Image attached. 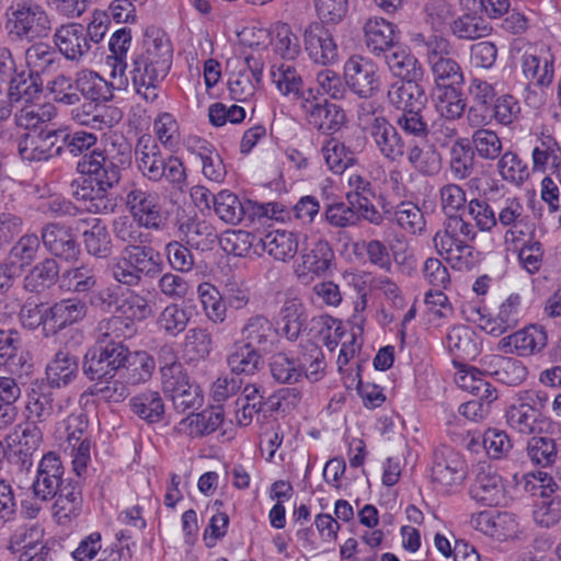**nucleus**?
I'll use <instances>...</instances> for the list:
<instances>
[{
  "label": "nucleus",
  "instance_id": "58",
  "mask_svg": "<svg viewBox=\"0 0 561 561\" xmlns=\"http://www.w3.org/2000/svg\"><path fill=\"white\" fill-rule=\"evenodd\" d=\"M222 420L224 414L221 410L211 409L188 415L181 422V426L190 436H205L214 433L222 423Z\"/></svg>",
  "mask_w": 561,
  "mask_h": 561
},
{
  "label": "nucleus",
  "instance_id": "56",
  "mask_svg": "<svg viewBox=\"0 0 561 561\" xmlns=\"http://www.w3.org/2000/svg\"><path fill=\"white\" fill-rule=\"evenodd\" d=\"M126 369V380L130 385H140L147 382L156 368L153 357L145 351L130 353L127 351L126 364L123 366Z\"/></svg>",
  "mask_w": 561,
  "mask_h": 561
},
{
  "label": "nucleus",
  "instance_id": "19",
  "mask_svg": "<svg viewBox=\"0 0 561 561\" xmlns=\"http://www.w3.org/2000/svg\"><path fill=\"white\" fill-rule=\"evenodd\" d=\"M271 78L277 91L294 101L298 107L302 98H307L309 92H316L312 88L306 87L301 72L291 61L274 64L271 68Z\"/></svg>",
  "mask_w": 561,
  "mask_h": 561
},
{
  "label": "nucleus",
  "instance_id": "38",
  "mask_svg": "<svg viewBox=\"0 0 561 561\" xmlns=\"http://www.w3.org/2000/svg\"><path fill=\"white\" fill-rule=\"evenodd\" d=\"M271 46L274 55L280 58L282 62H289L297 59L301 54L299 36L293 27L284 22H276L270 32Z\"/></svg>",
  "mask_w": 561,
  "mask_h": 561
},
{
  "label": "nucleus",
  "instance_id": "63",
  "mask_svg": "<svg viewBox=\"0 0 561 561\" xmlns=\"http://www.w3.org/2000/svg\"><path fill=\"white\" fill-rule=\"evenodd\" d=\"M26 410L38 422L46 421L54 411L51 392L43 382L32 383L27 392Z\"/></svg>",
  "mask_w": 561,
  "mask_h": 561
},
{
  "label": "nucleus",
  "instance_id": "9",
  "mask_svg": "<svg viewBox=\"0 0 561 561\" xmlns=\"http://www.w3.org/2000/svg\"><path fill=\"white\" fill-rule=\"evenodd\" d=\"M344 79L350 90L363 99H369L380 90L378 66L370 59L355 55L344 65Z\"/></svg>",
  "mask_w": 561,
  "mask_h": 561
},
{
  "label": "nucleus",
  "instance_id": "5",
  "mask_svg": "<svg viewBox=\"0 0 561 561\" xmlns=\"http://www.w3.org/2000/svg\"><path fill=\"white\" fill-rule=\"evenodd\" d=\"M467 477L463 456L447 445L435 448L432 458L431 480L439 492L451 493L461 486Z\"/></svg>",
  "mask_w": 561,
  "mask_h": 561
},
{
  "label": "nucleus",
  "instance_id": "31",
  "mask_svg": "<svg viewBox=\"0 0 561 561\" xmlns=\"http://www.w3.org/2000/svg\"><path fill=\"white\" fill-rule=\"evenodd\" d=\"M261 255L267 253L276 261L288 262L298 252V236L293 231L272 230L261 236Z\"/></svg>",
  "mask_w": 561,
  "mask_h": 561
},
{
  "label": "nucleus",
  "instance_id": "30",
  "mask_svg": "<svg viewBox=\"0 0 561 561\" xmlns=\"http://www.w3.org/2000/svg\"><path fill=\"white\" fill-rule=\"evenodd\" d=\"M87 311V304L77 297L61 299L48 308V332L54 334L81 321Z\"/></svg>",
  "mask_w": 561,
  "mask_h": 561
},
{
  "label": "nucleus",
  "instance_id": "34",
  "mask_svg": "<svg viewBox=\"0 0 561 561\" xmlns=\"http://www.w3.org/2000/svg\"><path fill=\"white\" fill-rule=\"evenodd\" d=\"M54 516L64 524L78 517L82 511V492L78 480H67L55 496Z\"/></svg>",
  "mask_w": 561,
  "mask_h": 561
},
{
  "label": "nucleus",
  "instance_id": "4",
  "mask_svg": "<svg viewBox=\"0 0 561 561\" xmlns=\"http://www.w3.org/2000/svg\"><path fill=\"white\" fill-rule=\"evenodd\" d=\"M130 162V148L128 145L121 146L116 157L94 149L89 154H83L77 164L82 175L93 178L106 186H115L121 181L122 169Z\"/></svg>",
  "mask_w": 561,
  "mask_h": 561
},
{
  "label": "nucleus",
  "instance_id": "35",
  "mask_svg": "<svg viewBox=\"0 0 561 561\" xmlns=\"http://www.w3.org/2000/svg\"><path fill=\"white\" fill-rule=\"evenodd\" d=\"M78 370V357L66 348L59 350L46 366L47 381L54 388L66 387L75 380Z\"/></svg>",
  "mask_w": 561,
  "mask_h": 561
},
{
  "label": "nucleus",
  "instance_id": "10",
  "mask_svg": "<svg viewBox=\"0 0 561 561\" xmlns=\"http://www.w3.org/2000/svg\"><path fill=\"white\" fill-rule=\"evenodd\" d=\"M522 317V298L518 294H511L500 306L496 317H489L478 308L471 309V314L467 317L472 322H478L479 327L486 333L499 336L507 330L515 328Z\"/></svg>",
  "mask_w": 561,
  "mask_h": 561
},
{
  "label": "nucleus",
  "instance_id": "43",
  "mask_svg": "<svg viewBox=\"0 0 561 561\" xmlns=\"http://www.w3.org/2000/svg\"><path fill=\"white\" fill-rule=\"evenodd\" d=\"M386 64L393 76L401 81L422 80L424 70L419 60L404 49L391 50L385 55Z\"/></svg>",
  "mask_w": 561,
  "mask_h": 561
},
{
  "label": "nucleus",
  "instance_id": "61",
  "mask_svg": "<svg viewBox=\"0 0 561 561\" xmlns=\"http://www.w3.org/2000/svg\"><path fill=\"white\" fill-rule=\"evenodd\" d=\"M214 211L220 220L229 225H238L245 215L241 199L228 190L216 194Z\"/></svg>",
  "mask_w": 561,
  "mask_h": 561
},
{
  "label": "nucleus",
  "instance_id": "51",
  "mask_svg": "<svg viewBox=\"0 0 561 561\" xmlns=\"http://www.w3.org/2000/svg\"><path fill=\"white\" fill-rule=\"evenodd\" d=\"M42 439L41 428L34 422L28 421L18 424L7 436L9 445L18 447V451L25 457L38 449Z\"/></svg>",
  "mask_w": 561,
  "mask_h": 561
},
{
  "label": "nucleus",
  "instance_id": "21",
  "mask_svg": "<svg viewBox=\"0 0 561 561\" xmlns=\"http://www.w3.org/2000/svg\"><path fill=\"white\" fill-rule=\"evenodd\" d=\"M42 241L46 250L56 257L70 262L78 259L80 247L70 227L50 222L42 229Z\"/></svg>",
  "mask_w": 561,
  "mask_h": 561
},
{
  "label": "nucleus",
  "instance_id": "8",
  "mask_svg": "<svg viewBox=\"0 0 561 561\" xmlns=\"http://www.w3.org/2000/svg\"><path fill=\"white\" fill-rule=\"evenodd\" d=\"M128 213L148 231H162L167 226L160 198L157 193L134 186L126 193Z\"/></svg>",
  "mask_w": 561,
  "mask_h": 561
},
{
  "label": "nucleus",
  "instance_id": "18",
  "mask_svg": "<svg viewBox=\"0 0 561 561\" xmlns=\"http://www.w3.org/2000/svg\"><path fill=\"white\" fill-rule=\"evenodd\" d=\"M54 44L58 51L70 61H82L91 51L85 38V26L77 22L57 27L54 34Z\"/></svg>",
  "mask_w": 561,
  "mask_h": 561
},
{
  "label": "nucleus",
  "instance_id": "53",
  "mask_svg": "<svg viewBox=\"0 0 561 561\" xmlns=\"http://www.w3.org/2000/svg\"><path fill=\"white\" fill-rule=\"evenodd\" d=\"M59 266L56 260L45 259L36 264L24 278V288L31 293H42L58 279Z\"/></svg>",
  "mask_w": 561,
  "mask_h": 561
},
{
  "label": "nucleus",
  "instance_id": "40",
  "mask_svg": "<svg viewBox=\"0 0 561 561\" xmlns=\"http://www.w3.org/2000/svg\"><path fill=\"white\" fill-rule=\"evenodd\" d=\"M57 115L56 106L50 102L43 104L25 103V105L14 114L16 126L38 131L43 126L49 123Z\"/></svg>",
  "mask_w": 561,
  "mask_h": 561
},
{
  "label": "nucleus",
  "instance_id": "1",
  "mask_svg": "<svg viewBox=\"0 0 561 561\" xmlns=\"http://www.w3.org/2000/svg\"><path fill=\"white\" fill-rule=\"evenodd\" d=\"M477 237V230L471 222L461 216H448L442 229L436 231L433 243L436 252L443 256L453 268L469 271L474 265L473 247L469 241Z\"/></svg>",
  "mask_w": 561,
  "mask_h": 561
},
{
  "label": "nucleus",
  "instance_id": "52",
  "mask_svg": "<svg viewBox=\"0 0 561 561\" xmlns=\"http://www.w3.org/2000/svg\"><path fill=\"white\" fill-rule=\"evenodd\" d=\"M448 350L458 358L472 359L479 354L474 332L466 325H457L446 336Z\"/></svg>",
  "mask_w": 561,
  "mask_h": 561
},
{
  "label": "nucleus",
  "instance_id": "14",
  "mask_svg": "<svg viewBox=\"0 0 561 561\" xmlns=\"http://www.w3.org/2000/svg\"><path fill=\"white\" fill-rule=\"evenodd\" d=\"M57 129H41L38 131L25 133L18 144L21 158L28 162L47 161L59 156L62 146L58 144Z\"/></svg>",
  "mask_w": 561,
  "mask_h": 561
},
{
  "label": "nucleus",
  "instance_id": "50",
  "mask_svg": "<svg viewBox=\"0 0 561 561\" xmlns=\"http://www.w3.org/2000/svg\"><path fill=\"white\" fill-rule=\"evenodd\" d=\"M321 152L328 168L336 174L343 173L357 162L356 153L336 138L327 140Z\"/></svg>",
  "mask_w": 561,
  "mask_h": 561
},
{
  "label": "nucleus",
  "instance_id": "13",
  "mask_svg": "<svg viewBox=\"0 0 561 561\" xmlns=\"http://www.w3.org/2000/svg\"><path fill=\"white\" fill-rule=\"evenodd\" d=\"M327 24L317 21L308 23L302 32L305 50L311 60L320 65L337 60L339 49Z\"/></svg>",
  "mask_w": 561,
  "mask_h": 561
},
{
  "label": "nucleus",
  "instance_id": "36",
  "mask_svg": "<svg viewBox=\"0 0 561 561\" xmlns=\"http://www.w3.org/2000/svg\"><path fill=\"white\" fill-rule=\"evenodd\" d=\"M405 157L419 173L427 176L437 174L442 168L440 153L433 144L425 141L409 142Z\"/></svg>",
  "mask_w": 561,
  "mask_h": 561
},
{
  "label": "nucleus",
  "instance_id": "26",
  "mask_svg": "<svg viewBox=\"0 0 561 561\" xmlns=\"http://www.w3.org/2000/svg\"><path fill=\"white\" fill-rule=\"evenodd\" d=\"M333 260L334 252L330 243L324 239H319L301 252L296 274L299 278H306L309 275H324Z\"/></svg>",
  "mask_w": 561,
  "mask_h": 561
},
{
  "label": "nucleus",
  "instance_id": "48",
  "mask_svg": "<svg viewBox=\"0 0 561 561\" xmlns=\"http://www.w3.org/2000/svg\"><path fill=\"white\" fill-rule=\"evenodd\" d=\"M25 61L31 72L39 76L50 72L59 67L58 53L45 43H36L25 51Z\"/></svg>",
  "mask_w": 561,
  "mask_h": 561
},
{
  "label": "nucleus",
  "instance_id": "7",
  "mask_svg": "<svg viewBox=\"0 0 561 561\" xmlns=\"http://www.w3.org/2000/svg\"><path fill=\"white\" fill-rule=\"evenodd\" d=\"M128 348L123 343L96 345L89 350L83 359V374L90 380L113 378L126 364Z\"/></svg>",
  "mask_w": 561,
  "mask_h": 561
},
{
  "label": "nucleus",
  "instance_id": "64",
  "mask_svg": "<svg viewBox=\"0 0 561 561\" xmlns=\"http://www.w3.org/2000/svg\"><path fill=\"white\" fill-rule=\"evenodd\" d=\"M77 93L91 101H106L111 95L107 82L96 72L81 70L75 79Z\"/></svg>",
  "mask_w": 561,
  "mask_h": 561
},
{
  "label": "nucleus",
  "instance_id": "44",
  "mask_svg": "<svg viewBox=\"0 0 561 561\" xmlns=\"http://www.w3.org/2000/svg\"><path fill=\"white\" fill-rule=\"evenodd\" d=\"M145 230L130 214L117 216L112 222L115 239L125 243V247L150 243L151 234Z\"/></svg>",
  "mask_w": 561,
  "mask_h": 561
},
{
  "label": "nucleus",
  "instance_id": "3",
  "mask_svg": "<svg viewBox=\"0 0 561 561\" xmlns=\"http://www.w3.org/2000/svg\"><path fill=\"white\" fill-rule=\"evenodd\" d=\"M7 28L16 39L32 42L47 36L50 20L39 3L33 0H20L9 9Z\"/></svg>",
  "mask_w": 561,
  "mask_h": 561
},
{
  "label": "nucleus",
  "instance_id": "32",
  "mask_svg": "<svg viewBox=\"0 0 561 561\" xmlns=\"http://www.w3.org/2000/svg\"><path fill=\"white\" fill-rule=\"evenodd\" d=\"M554 60L550 47L541 45L536 54L525 53L522 58L523 72L541 87L549 85L554 77Z\"/></svg>",
  "mask_w": 561,
  "mask_h": 561
},
{
  "label": "nucleus",
  "instance_id": "42",
  "mask_svg": "<svg viewBox=\"0 0 561 561\" xmlns=\"http://www.w3.org/2000/svg\"><path fill=\"white\" fill-rule=\"evenodd\" d=\"M533 170L545 172L561 165V146L551 135L541 134L531 152Z\"/></svg>",
  "mask_w": 561,
  "mask_h": 561
},
{
  "label": "nucleus",
  "instance_id": "33",
  "mask_svg": "<svg viewBox=\"0 0 561 561\" xmlns=\"http://www.w3.org/2000/svg\"><path fill=\"white\" fill-rule=\"evenodd\" d=\"M477 159L470 140L465 137L455 139L449 147L448 171L455 181L469 179L476 170Z\"/></svg>",
  "mask_w": 561,
  "mask_h": 561
},
{
  "label": "nucleus",
  "instance_id": "41",
  "mask_svg": "<svg viewBox=\"0 0 561 561\" xmlns=\"http://www.w3.org/2000/svg\"><path fill=\"white\" fill-rule=\"evenodd\" d=\"M43 91V81L41 76L33 72L16 73L10 80L8 98L11 103L25 102L33 103L38 99Z\"/></svg>",
  "mask_w": 561,
  "mask_h": 561
},
{
  "label": "nucleus",
  "instance_id": "23",
  "mask_svg": "<svg viewBox=\"0 0 561 561\" xmlns=\"http://www.w3.org/2000/svg\"><path fill=\"white\" fill-rule=\"evenodd\" d=\"M496 219L497 225L507 228L504 233L505 243H514L531 230L528 217L524 215V206L516 197H506L503 201Z\"/></svg>",
  "mask_w": 561,
  "mask_h": 561
},
{
  "label": "nucleus",
  "instance_id": "49",
  "mask_svg": "<svg viewBox=\"0 0 561 561\" xmlns=\"http://www.w3.org/2000/svg\"><path fill=\"white\" fill-rule=\"evenodd\" d=\"M135 327L121 316L102 319L96 327V343L100 345L123 343V340L134 334Z\"/></svg>",
  "mask_w": 561,
  "mask_h": 561
},
{
  "label": "nucleus",
  "instance_id": "60",
  "mask_svg": "<svg viewBox=\"0 0 561 561\" xmlns=\"http://www.w3.org/2000/svg\"><path fill=\"white\" fill-rule=\"evenodd\" d=\"M131 411L148 423H158L164 414L163 401L157 391H145L130 400Z\"/></svg>",
  "mask_w": 561,
  "mask_h": 561
},
{
  "label": "nucleus",
  "instance_id": "2",
  "mask_svg": "<svg viewBox=\"0 0 561 561\" xmlns=\"http://www.w3.org/2000/svg\"><path fill=\"white\" fill-rule=\"evenodd\" d=\"M164 264L159 251L145 244L124 247L111 265V275L117 283L137 287L144 278H157Z\"/></svg>",
  "mask_w": 561,
  "mask_h": 561
},
{
  "label": "nucleus",
  "instance_id": "15",
  "mask_svg": "<svg viewBox=\"0 0 561 561\" xmlns=\"http://www.w3.org/2000/svg\"><path fill=\"white\" fill-rule=\"evenodd\" d=\"M263 62L254 56L244 59L238 71H232L228 78V91L231 99L238 102L249 101L262 81Z\"/></svg>",
  "mask_w": 561,
  "mask_h": 561
},
{
  "label": "nucleus",
  "instance_id": "22",
  "mask_svg": "<svg viewBox=\"0 0 561 561\" xmlns=\"http://www.w3.org/2000/svg\"><path fill=\"white\" fill-rule=\"evenodd\" d=\"M471 497L485 506H499L505 502L502 478L490 466L479 465L473 483L470 486Z\"/></svg>",
  "mask_w": 561,
  "mask_h": 561
},
{
  "label": "nucleus",
  "instance_id": "25",
  "mask_svg": "<svg viewBox=\"0 0 561 561\" xmlns=\"http://www.w3.org/2000/svg\"><path fill=\"white\" fill-rule=\"evenodd\" d=\"M161 385L164 394L172 400L174 409L181 413L197 408L203 402L199 387L190 380L186 371L179 377L168 378Z\"/></svg>",
  "mask_w": 561,
  "mask_h": 561
},
{
  "label": "nucleus",
  "instance_id": "28",
  "mask_svg": "<svg viewBox=\"0 0 561 561\" xmlns=\"http://www.w3.org/2000/svg\"><path fill=\"white\" fill-rule=\"evenodd\" d=\"M363 32L365 45L375 56L388 54L396 44V25L383 18H369Z\"/></svg>",
  "mask_w": 561,
  "mask_h": 561
},
{
  "label": "nucleus",
  "instance_id": "47",
  "mask_svg": "<svg viewBox=\"0 0 561 561\" xmlns=\"http://www.w3.org/2000/svg\"><path fill=\"white\" fill-rule=\"evenodd\" d=\"M437 91L463 83V72L458 61L450 55L428 64Z\"/></svg>",
  "mask_w": 561,
  "mask_h": 561
},
{
  "label": "nucleus",
  "instance_id": "16",
  "mask_svg": "<svg viewBox=\"0 0 561 561\" xmlns=\"http://www.w3.org/2000/svg\"><path fill=\"white\" fill-rule=\"evenodd\" d=\"M134 56L169 72L173 58L172 44L164 31L149 26L144 34L140 49Z\"/></svg>",
  "mask_w": 561,
  "mask_h": 561
},
{
  "label": "nucleus",
  "instance_id": "45",
  "mask_svg": "<svg viewBox=\"0 0 561 561\" xmlns=\"http://www.w3.org/2000/svg\"><path fill=\"white\" fill-rule=\"evenodd\" d=\"M116 311L131 324L150 318L153 313L148 298L134 289H127L116 306Z\"/></svg>",
  "mask_w": 561,
  "mask_h": 561
},
{
  "label": "nucleus",
  "instance_id": "62",
  "mask_svg": "<svg viewBox=\"0 0 561 561\" xmlns=\"http://www.w3.org/2000/svg\"><path fill=\"white\" fill-rule=\"evenodd\" d=\"M471 147L479 158L495 160L501 156L503 144L497 133L490 128H478L472 133Z\"/></svg>",
  "mask_w": 561,
  "mask_h": 561
},
{
  "label": "nucleus",
  "instance_id": "27",
  "mask_svg": "<svg viewBox=\"0 0 561 561\" xmlns=\"http://www.w3.org/2000/svg\"><path fill=\"white\" fill-rule=\"evenodd\" d=\"M415 81H397L393 82L387 92V99L391 106L405 113L408 111L423 110L427 102L425 89Z\"/></svg>",
  "mask_w": 561,
  "mask_h": 561
},
{
  "label": "nucleus",
  "instance_id": "11",
  "mask_svg": "<svg viewBox=\"0 0 561 561\" xmlns=\"http://www.w3.org/2000/svg\"><path fill=\"white\" fill-rule=\"evenodd\" d=\"M367 135L385 160L394 163L402 161L405 157L408 144L398 127L392 125L387 117L374 119Z\"/></svg>",
  "mask_w": 561,
  "mask_h": 561
},
{
  "label": "nucleus",
  "instance_id": "37",
  "mask_svg": "<svg viewBox=\"0 0 561 561\" xmlns=\"http://www.w3.org/2000/svg\"><path fill=\"white\" fill-rule=\"evenodd\" d=\"M164 154L151 136L142 135L138 138L135 146V161L140 173L149 181L152 182L156 173L159 172Z\"/></svg>",
  "mask_w": 561,
  "mask_h": 561
},
{
  "label": "nucleus",
  "instance_id": "59",
  "mask_svg": "<svg viewBox=\"0 0 561 561\" xmlns=\"http://www.w3.org/2000/svg\"><path fill=\"white\" fill-rule=\"evenodd\" d=\"M540 413L531 404L520 402L512 404L506 411L508 426L520 434L530 435L537 428V421Z\"/></svg>",
  "mask_w": 561,
  "mask_h": 561
},
{
  "label": "nucleus",
  "instance_id": "39",
  "mask_svg": "<svg viewBox=\"0 0 561 561\" xmlns=\"http://www.w3.org/2000/svg\"><path fill=\"white\" fill-rule=\"evenodd\" d=\"M226 362L232 374L247 376L256 374L263 365L260 351L243 343L232 345Z\"/></svg>",
  "mask_w": 561,
  "mask_h": 561
},
{
  "label": "nucleus",
  "instance_id": "55",
  "mask_svg": "<svg viewBox=\"0 0 561 561\" xmlns=\"http://www.w3.org/2000/svg\"><path fill=\"white\" fill-rule=\"evenodd\" d=\"M268 366L273 379L279 383L293 385L302 379L299 355L294 358L283 352L275 353L270 358Z\"/></svg>",
  "mask_w": 561,
  "mask_h": 561
},
{
  "label": "nucleus",
  "instance_id": "17",
  "mask_svg": "<svg viewBox=\"0 0 561 561\" xmlns=\"http://www.w3.org/2000/svg\"><path fill=\"white\" fill-rule=\"evenodd\" d=\"M168 73V71L157 68L137 56L133 57L129 70L131 84L136 94L146 102L153 103L157 101L161 83Z\"/></svg>",
  "mask_w": 561,
  "mask_h": 561
},
{
  "label": "nucleus",
  "instance_id": "12",
  "mask_svg": "<svg viewBox=\"0 0 561 561\" xmlns=\"http://www.w3.org/2000/svg\"><path fill=\"white\" fill-rule=\"evenodd\" d=\"M65 468L60 460V457L54 453H46L36 470V477L32 483V490L35 499L43 502L55 499L58 490L66 482L62 477Z\"/></svg>",
  "mask_w": 561,
  "mask_h": 561
},
{
  "label": "nucleus",
  "instance_id": "54",
  "mask_svg": "<svg viewBox=\"0 0 561 561\" xmlns=\"http://www.w3.org/2000/svg\"><path fill=\"white\" fill-rule=\"evenodd\" d=\"M192 313L178 304H170L162 309L157 318L159 331L171 337H176L185 331Z\"/></svg>",
  "mask_w": 561,
  "mask_h": 561
},
{
  "label": "nucleus",
  "instance_id": "57",
  "mask_svg": "<svg viewBox=\"0 0 561 561\" xmlns=\"http://www.w3.org/2000/svg\"><path fill=\"white\" fill-rule=\"evenodd\" d=\"M213 348L211 334L207 329L195 327L186 331L183 354L188 362L205 359Z\"/></svg>",
  "mask_w": 561,
  "mask_h": 561
},
{
  "label": "nucleus",
  "instance_id": "46",
  "mask_svg": "<svg viewBox=\"0 0 561 561\" xmlns=\"http://www.w3.org/2000/svg\"><path fill=\"white\" fill-rule=\"evenodd\" d=\"M260 240L261 236L250 231L233 230L226 232L220 242L222 249L234 256H250L251 254L260 256Z\"/></svg>",
  "mask_w": 561,
  "mask_h": 561
},
{
  "label": "nucleus",
  "instance_id": "6",
  "mask_svg": "<svg viewBox=\"0 0 561 561\" xmlns=\"http://www.w3.org/2000/svg\"><path fill=\"white\" fill-rule=\"evenodd\" d=\"M298 108L306 122L322 134H334L346 122L343 108L330 103L318 91L302 98Z\"/></svg>",
  "mask_w": 561,
  "mask_h": 561
},
{
  "label": "nucleus",
  "instance_id": "29",
  "mask_svg": "<svg viewBox=\"0 0 561 561\" xmlns=\"http://www.w3.org/2000/svg\"><path fill=\"white\" fill-rule=\"evenodd\" d=\"M241 336L243 344L260 352H267L277 339V331L267 317L253 314L241 328Z\"/></svg>",
  "mask_w": 561,
  "mask_h": 561
},
{
  "label": "nucleus",
  "instance_id": "24",
  "mask_svg": "<svg viewBox=\"0 0 561 561\" xmlns=\"http://www.w3.org/2000/svg\"><path fill=\"white\" fill-rule=\"evenodd\" d=\"M87 252L99 259H106L112 253V239L106 225L96 217H85L77 221Z\"/></svg>",
  "mask_w": 561,
  "mask_h": 561
},
{
  "label": "nucleus",
  "instance_id": "20",
  "mask_svg": "<svg viewBox=\"0 0 561 561\" xmlns=\"http://www.w3.org/2000/svg\"><path fill=\"white\" fill-rule=\"evenodd\" d=\"M546 345L545 330L537 325H529L502 337L499 341L497 350L505 354L526 357L539 353Z\"/></svg>",
  "mask_w": 561,
  "mask_h": 561
}]
</instances>
